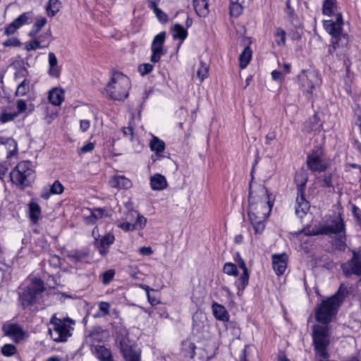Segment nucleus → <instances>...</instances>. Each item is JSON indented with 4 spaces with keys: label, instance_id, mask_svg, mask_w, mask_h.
Instances as JSON below:
<instances>
[{
    "label": "nucleus",
    "instance_id": "4",
    "mask_svg": "<svg viewBox=\"0 0 361 361\" xmlns=\"http://www.w3.org/2000/svg\"><path fill=\"white\" fill-rule=\"evenodd\" d=\"M11 180L23 188L28 186L35 179V171L29 161L18 163L10 173Z\"/></svg>",
    "mask_w": 361,
    "mask_h": 361
},
{
    "label": "nucleus",
    "instance_id": "55",
    "mask_svg": "<svg viewBox=\"0 0 361 361\" xmlns=\"http://www.w3.org/2000/svg\"><path fill=\"white\" fill-rule=\"evenodd\" d=\"M6 142V146L10 151V154L11 152H17V142L11 137H8V140L5 141Z\"/></svg>",
    "mask_w": 361,
    "mask_h": 361
},
{
    "label": "nucleus",
    "instance_id": "46",
    "mask_svg": "<svg viewBox=\"0 0 361 361\" xmlns=\"http://www.w3.org/2000/svg\"><path fill=\"white\" fill-rule=\"evenodd\" d=\"M18 116V113H10L4 111L1 114L0 116V121L2 123H5L6 122L13 121L15 118H16Z\"/></svg>",
    "mask_w": 361,
    "mask_h": 361
},
{
    "label": "nucleus",
    "instance_id": "13",
    "mask_svg": "<svg viewBox=\"0 0 361 361\" xmlns=\"http://www.w3.org/2000/svg\"><path fill=\"white\" fill-rule=\"evenodd\" d=\"M119 344L121 353L126 361H140V353L128 339L123 338L119 341Z\"/></svg>",
    "mask_w": 361,
    "mask_h": 361
},
{
    "label": "nucleus",
    "instance_id": "9",
    "mask_svg": "<svg viewBox=\"0 0 361 361\" xmlns=\"http://www.w3.org/2000/svg\"><path fill=\"white\" fill-rule=\"evenodd\" d=\"M298 79L304 91L307 93H312V90L321 83L318 73L314 71H302L298 75Z\"/></svg>",
    "mask_w": 361,
    "mask_h": 361
},
{
    "label": "nucleus",
    "instance_id": "18",
    "mask_svg": "<svg viewBox=\"0 0 361 361\" xmlns=\"http://www.w3.org/2000/svg\"><path fill=\"white\" fill-rule=\"evenodd\" d=\"M64 190L63 185L59 180H55L51 185L43 188L41 192V197L48 200L51 195H60Z\"/></svg>",
    "mask_w": 361,
    "mask_h": 361
},
{
    "label": "nucleus",
    "instance_id": "22",
    "mask_svg": "<svg viewBox=\"0 0 361 361\" xmlns=\"http://www.w3.org/2000/svg\"><path fill=\"white\" fill-rule=\"evenodd\" d=\"M48 99L52 104L59 106L64 100V92L61 88L54 87L49 92Z\"/></svg>",
    "mask_w": 361,
    "mask_h": 361
},
{
    "label": "nucleus",
    "instance_id": "43",
    "mask_svg": "<svg viewBox=\"0 0 361 361\" xmlns=\"http://www.w3.org/2000/svg\"><path fill=\"white\" fill-rule=\"evenodd\" d=\"M115 276V271L114 269H109L102 274V283L105 285L109 284Z\"/></svg>",
    "mask_w": 361,
    "mask_h": 361
},
{
    "label": "nucleus",
    "instance_id": "2",
    "mask_svg": "<svg viewBox=\"0 0 361 361\" xmlns=\"http://www.w3.org/2000/svg\"><path fill=\"white\" fill-rule=\"evenodd\" d=\"M75 322L69 318H58L52 315L49 321V333L52 340L57 343L66 342L72 336Z\"/></svg>",
    "mask_w": 361,
    "mask_h": 361
},
{
    "label": "nucleus",
    "instance_id": "33",
    "mask_svg": "<svg viewBox=\"0 0 361 361\" xmlns=\"http://www.w3.org/2000/svg\"><path fill=\"white\" fill-rule=\"evenodd\" d=\"M30 81L26 78H24L23 81H21L16 89V95L17 97H23L27 94V93L30 91Z\"/></svg>",
    "mask_w": 361,
    "mask_h": 361
},
{
    "label": "nucleus",
    "instance_id": "25",
    "mask_svg": "<svg viewBox=\"0 0 361 361\" xmlns=\"http://www.w3.org/2000/svg\"><path fill=\"white\" fill-rule=\"evenodd\" d=\"M322 128L320 120L315 114L304 123L303 130L307 132L319 131Z\"/></svg>",
    "mask_w": 361,
    "mask_h": 361
},
{
    "label": "nucleus",
    "instance_id": "60",
    "mask_svg": "<svg viewBox=\"0 0 361 361\" xmlns=\"http://www.w3.org/2000/svg\"><path fill=\"white\" fill-rule=\"evenodd\" d=\"M323 185L325 187H333L331 174L325 175L323 179Z\"/></svg>",
    "mask_w": 361,
    "mask_h": 361
},
{
    "label": "nucleus",
    "instance_id": "64",
    "mask_svg": "<svg viewBox=\"0 0 361 361\" xmlns=\"http://www.w3.org/2000/svg\"><path fill=\"white\" fill-rule=\"evenodd\" d=\"M139 252L142 255L149 256L153 253V251L150 247H142L139 249Z\"/></svg>",
    "mask_w": 361,
    "mask_h": 361
},
{
    "label": "nucleus",
    "instance_id": "29",
    "mask_svg": "<svg viewBox=\"0 0 361 361\" xmlns=\"http://www.w3.org/2000/svg\"><path fill=\"white\" fill-rule=\"evenodd\" d=\"M172 35L175 39L184 40L188 36L187 30L180 24L176 23L173 25L172 30Z\"/></svg>",
    "mask_w": 361,
    "mask_h": 361
},
{
    "label": "nucleus",
    "instance_id": "47",
    "mask_svg": "<svg viewBox=\"0 0 361 361\" xmlns=\"http://www.w3.org/2000/svg\"><path fill=\"white\" fill-rule=\"evenodd\" d=\"M30 18V13H23L20 15L16 19L13 20V22L19 27H22L23 25L27 23V21Z\"/></svg>",
    "mask_w": 361,
    "mask_h": 361
},
{
    "label": "nucleus",
    "instance_id": "48",
    "mask_svg": "<svg viewBox=\"0 0 361 361\" xmlns=\"http://www.w3.org/2000/svg\"><path fill=\"white\" fill-rule=\"evenodd\" d=\"M285 12L287 15L288 20L290 22V23L296 27L298 26V17L294 13V10L293 8L289 9H285Z\"/></svg>",
    "mask_w": 361,
    "mask_h": 361
},
{
    "label": "nucleus",
    "instance_id": "26",
    "mask_svg": "<svg viewBox=\"0 0 361 361\" xmlns=\"http://www.w3.org/2000/svg\"><path fill=\"white\" fill-rule=\"evenodd\" d=\"M193 6L200 17H206L209 14L208 0H193Z\"/></svg>",
    "mask_w": 361,
    "mask_h": 361
},
{
    "label": "nucleus",
    "instance_id": "62",
    "mask_svg": "<svg viewBox=\"0 0 361 361\" xmlns=\"http://www.w3.org/2000/svg\"><path fill=\"white\" fill-rule=\"evenodd\" d=\"M122 131L125 135H130V141H133L134 133L132 127H124L123 128Z\"/></svg>",
    "mask_w": 361,
    "mask_h": 361
},
{
    "label": "nucleus",
    "instance_id": "31",
    "mask_svg": "<svg viewBox=\"0 0 361 361\" xmlns=\"http://www.w3.org/2000/svg\"><path fill=\"white\" fill-rule=\"evenodd\" d=\"M30 218L33 223H36L41 214V209L39 204L36 202H31L29 204Z\"/></svg>",
    "mask_w": 361,
    "mask_h": 361
},
{
    "label": "nucleus",
    "instance_id": "36",
    "mask_svg": "<svg viewBox=\"0 0 361 361\" xmlns=\"http://www.w3.org/2000/svg\"><path fill=\"white\" fill-rule=\"evenodd\" d=\"M46 23L47 19L45 18H40L37 19L34 24L32 30L30 32L29 35L32 37H35Z\"/></svg>",
    "mask_w": 361,
    "mask_h": 361
},
{
    "label": "nucleus",
    "instance_id": "27",
    "mask_svg": "<svg viewBox=\"0 0 361 361\" xmlns=\"http://www.w3.org/2000/svg\"><path fill=\"white\" fill-rule=\"evenodd\" d=\"M57 63L58 60L56 55L54 53L50 52L49 54V74L51 77L58 78L60 75V68H59Z\"/></svg>",
    "mask_w": 361,
    "mask_h": 361
},
{
    "label": "nucleus",
    "instance_id": "40",
    "mask_svg": "<svg viewBox=\"0 0 361 361\" xmlns=\"http://www.w3.org/2000/svg\"><path fill=\"white\" fill-rule=\"evenodd\" d=\"M150 7L154 8V11L159 21L165 23L168 20L167 16L159 8H157L156 4L153 1L150 2Z\"/></svg>",
    "mask_w": 361,
    "mask_h": 361
},
{
    "label": "nucleus",
    "instance_id": "44",
    "mask_svg": "<svg viewBox=\"0 0 361 361\" xmlns=\"http://www.w3.org/2000/svg\"><path fill=\"white\" fill-rule=\"evenodd\" d=\"M243 8L238 3H231L230 6V13L232 16L238 17L243 12Z\"/></svg>",
    "mask_w": 361,
    "mask_h": 361
},
{
    "label": "nucleus",
    "instance_id": "14",
    "mask_svg": "<svg viewBox=\"0 0 361 361\" xmlns=\"http://www.w3.org/2000/svg\"><path fill=\"white\" fill-rule=\"evenodd\" d=\"M3 330L5 335L10 336L16 343H18L23 340L25 336V332L18 324H5L3 326Z\"/></svg>",
    "mask_w": 361,
    "mask_h": 361
},
{
    "label": "nucleus",
    "instance_id": "58",
    "mask_svg": "<svg viewBox=\"0 0 361 361\" xmlns=\"http://www.w3.org/2000/svg\"><path fill=\"white\" fill-rule=\"evenodd\" d=\"M94 145L93 142H88L80 149L79 153L85 154L93 150Z\"/></svg>",
    "mask_w": 361,
    "mask_h": 361
},
{
    "label": "nucleus",
    "instance_id": "7",
    "mask_svg": "<svg viewBox=\"0 0 361 361\" xmlns=\"http://www.w3.org/2000/svg\"><path fill=\"white\" fill-rule=\"evenodd\" d=\"M324 27L326 32L332 36L331 43L338 44V41L345 38V35L343 33V17L341 13L336 14V20H324Z\"/></svg>",
    "mask_w": 361,
    "mask_h": 361
},
{
    "label": "nucleus",
    "instance_id": "20",
    "mask_svg": "<svg viewBox=\"0 0 361 361\" xmlns=\"http://www.w3.org/2000/svg\"><path fill=\"white\" fill-rule=\"evenodd\" d=\"M115 237L112 233H107L103 236L99 242L97 243L99 252L102 255H105L109 252V247L114 243Z\"/></svg>",
    "mask_w": 361,
    "mask_h": 361
},
{
    "label": "nucleus",
    "instance_id": "12",
    "mask_svg": "<svg viewBox=\"0 0 361 361\" xmlns=\"http://www.w3.org/2000/svg\"><path fill=\"white\" fill-rule=\"evenodd\" d=\"M166 34L162 32L155 36L152 44L151 61L153 63L159 62L162 55L164 54L163 45L165 41Z\"/></svg>",
    "mask_w": 361,
    "mask_h": 361
},
{
    "label": "nucleus",
    "instance_id": "16",
    "mask_svg": "<svg viewBox=\"0 0 361 361\" xmlns=\"http://www.w3.org/2000/svg\"><path fill=\"white\" fill-rule=\"evenodd\" d=\"M107 337V332L100 327L94 328L87 336V342L90 343L91 350L92 349V345H97V343H99L105 341Z\"/></svg>",
    "mask_w": 361,
    "mask_h": 361
},
{
    "label": "nucleus",
    "instance_id": "11",
    "mask_svg": "<svg viewBox=\"0 0 361 361\" xmlns=\"http://www.w3.org/2000/svg\"><path fill=\"white\" fill-rule=\"evenodd\" d=\"M342 269L345 276L361 275V250L353 251L350 260L342 264Z\"/></svg>",
    "mask_w": 361,
    "mask_h": 361
},
{
    "label": "nucleus",
    "instance_id": "56",
    "mask_svg": "<svg viewBox=\"0 0 361 361\" xmlns=\"http://www.w3.org/2000/svg\"><path fill=\"white\" fill-rule=\"evenodd\" d=\"M20 27L13 21L5 29L4 33L6 35L14 34Z\"/></svg>",
    "mask_w": 361,
    "mask_h": 361
},
{
    "label": "nucleus",
    "instance_id": "41",
    "mask_svg": "<svg viewBox=\"0 0 361 361\" xmlns=\"http://www.w3.org/2000/svg\"><path fill=\"white\" fill-rule=\"evenodd\" d=\"M116 225L125 231H130L135 230V225L133 222L123 220H117L116 221Z\"/></svg>",
    "mask_w": 361,
    "mask_h": 361
},
{
    "label": "nucleus",
    "instance_id": "34",
    "mask_svg": "<svg viewBox=\"0 0 361 361\" xmlns=\"http://www.w3.org/2000/svg\"><path fill=\"white\" fill-rule=\"evenodd\" d=\"M61 2L59 0H49L47 6V12L49 16H54L61 8Z\"/></svg>",
    "mask_w": 361,
    "mask_h": 361
},
{
    "label": "nucleus",
    "instance_id": "57",
    "mask_svg": "<svg viewBox=\"0 0 361 361\" xmlns=\"http://www.w3.org/2000/svg\"><path fill=\"white\" fill-rule=\"evenodd\" d=\"M136 213L137 212L135 211H128L124 214L123 220L126 221V222H135L136 219Z\"/></svg>",
    "mask_w": 361,
    "mask_h": 361
},
{
    "label": "nucleus",
    "instance_id": "1",
    "mask_svg": "<svg viewBox=\"0 0 361 361\" xmlns=\"http://www.w3.org/2000/svg\"><path fill=\"white\" fill-rule=\"evenodd\" d=\"M248 216L255 234H262L266 226L267 219L271 211L272 203L268 190L260 187L255 195L249 193Z\"/></svg>",
    "mask_w": 361,
    "mask_h": 361
},
{
    "label": "nucleus",
    "instance_id": "63",
    "mask_svg": "<svg viewBox=\"0 0 361 361\" xmlns=\"http://www.w3.org/2000/svg\"><path fill=\"white\" fill-rule=\"evenodd\" d=\"M90 126V123L89 120L84 119L81 120L80 123V127L82 132H86Z\"/></svg>",
    "mask_w": 361,
    "mask_h": 361
},
{
    "label": "nucleus",
    "instance_id": "61",
    "mask_svg": "<svg viewBox=\"0 0 361 361\" xmlns=\"http://www.w3.org/2000/svg\"><path fill=\"white\" fill-rule=\"evenodd\" d=\"M354 131L357 133V134H358L356 136L355 142L357 144V147H358L359 150L361 151V125L360 124L359 128H355L354 129Z\"/></svg>",
    "mask_w": 361,
    "mask_h": 361
},
{
    "label": "nucleus",
    "instance_id": "5",
    "mask_svg": "<svg viewBox=\"0 0 361 361\" xmlns=\"http://www.w3.org/2000/svg\"><path fill=\"white\" fill-rule=\"evenodd\" d=\"M306 235H331L345 233V224L341 214L335 217L331 224L321 226L310 230L305 228L302 231Z\"/></svg>",
    "mask_w": 361,
    "mask_h": 361
},
{
    "label": "nucleus",
    "instance_id": "28",
    "mask_svg": "<svg viewBox=\"0 0 361 361\" xmlns=\"http://www.w3.org/2000/svg\"><path fill=\"white\" fill-rule=\"evenodd\" d=\"M337 10L336 0H324L322 13L324 15L331 16L335 14Z\"/></svg>",
    "mask_w": 361,
    "mask_h": 361
},
{
    "label": "nucleus",
    "instance_id": "19",
    "mask_svg": "<svg viewBox=\"0 0 361 361\" xmlns=\"http://www.w3.org/2000/svg\"><path fill=\"white\" fill-rule=\"evenodd\" d=\"M191 348L192 349L191 357L193 358L194 361H208L214 355L212 350L209 351L201 347L192 346Z\"/></svg>",
    "mask_w": 361,
    "mask_h": 361
},
{
    "label": "nucleus",
    "instance_id": "38",
    "mask_svg": "<svg viewBox=\"0 0 361 361\" xmlns=\"http://www.w3.org/2000/svg\"><path fill=\"white\" fill-rule=\"evenodd\" d=\"M34 37L40 43V46H42V49L47 47L51 42V34L49 31L43 32L39 37L36 35Z\"/></svg>",
    "mask_w": 361,
    "mask_h": 361
},
{
    "label": "nucleus",
    "instance_id": "37",
    "mask_svg": "<svg viewBox=\"0 0 361 361\" xmlns=\"http://www.w3.org/2000/svg\"><path fill=\"white\" fill-rule=\"evenodd\" d=\"M274 37L278 46L282 47L286 44V32L281 27L276 28Z\"/></svg>",
    "mask_w": 361,
    "mask_h": 361
},
{
    "label": "nucleus",
    "instance_id": "49",
    "mask_svg": "<svg viewBox=\"0 0 361 361\" xmlns=\"http://www.w3.org/2000/svg\"><path fill=\"white\" fill-rule=\"evenodd\" d=\"M147 220L143 216H140L136 213L135 221L133 222L135 225V230L137 228H142L146 224Z\"/></svg>",
    "mask_w": 361,
    "mask_h": 361
},
{
    "label": "nucleus",
    "instance_id": "3",
    "mask_svg": "<svg viewBox=\"0 0 361 361\" xmlns=\"http://www.w3.org/2000/svg\"><path fill=\"white\" fill-rule=\"evenodd\" d=\"M130 88V79L122 73L116 72L106 86L105 92L110 99L123 101L128 97Z\"/></svg>",
    "mask_w": 361,
    "mask_h": 361
},
{
    "label": "nucleus",
    "instance_id": "45",
    "mask_svg": "<svg viewBox=\"0 0 361 361\" xmlns=\"http://www.w3.org/2000/svg\"><path fill=\"white\" fill-rule=\"evenodd\" d=\"M1 353L5 356H12L16 353V348L12 344H6L1 348Z\"/></svg>",
    "mask_w": 361,
    "mask_h": 361
},
{
    "label": "nucleus",
    "instance_id": "6",
    "mask_svg": "<svg viewBox=\"0 0 361 361\" xmlns=\"http://www.w3.org/2000/svg\"><path fill=\"white\" fill-rule=\"evenodd\" d=\"M44 290L43 281L40 279H35L32 284L20 295L22 306L25 308L35 304Z\"/></svg>",
    "mask_w": 361,
    "mask_h": 361
},
{
    "label": "nucleus",
    "instance_id": "32",
    "mask_svg": "<svg viewBox=\"0 0 361 361\" xmlns=\"http://www.w3.org/2000/svg\"><path fill=\"white\" fill-rule=\"evenodd\" d=\"M249 276L248 271H243L240 277L235 281V286L237 287L238 292L243 291L247 286L249 281Z\"/></svg>",
    "mask_w": 361,
    "mask_h": 361
},
{
    "label": "nucleus",
    "instance_id": "53",
    "mask_svg": "<svg viewBox=\"0 0 361 361\" xmlns=\"http://www.w3.org/2000/svg\"><path fill=\"white\" fill-rule=\"evenodd\" d=\"M153 70V65L150 63L140 64L138 67V71L142 75H147L152 72Z\"/></svg>",
    "mask_w": 361,
    "mask_h": 361
},
{
    "label": "nucleus",
    "instance_id": "54",
    "mask_svg": "<svg viewBox=\"0 0 361 361\" xmlns=\"http://www.w3.org/2000/svg\"><path fill=\"white\" fill-rule=\"evenodd\" d=\"M99 311H101L104 316L109 314L110 304L107 302H100L98 305Z\"/></svg>",
    "mask_w": 361,
    "mask_h": 361
},
{
    "label": "nucleus",
    "instance_id": "8",
    "mask_svg": "<svg viewBox=\"0 0 361 361\" xmlns=\"http://www.w3.org/2000/svg\"><path fill=\"white\" fill-rule=\"evenodd\" d=\"M307 178L305 176L300 183L297 184L298 196L296 198L295 214L302 218L309 211L310 204L306 200L304 194Z\"/></svg>",
    "mask_w": 361,
    "mask_h": 361
},
{
    "label": "nucleus",
    "instance_id": "10",
    "mask_svg": "<svg viewBox=\"0 0 361 361\" xmlns=\"http://www.w3.org/2000/svg\"><path fill=\"white\" fill-rule=\"evenodd\" d=\"M307 165L312 171L322 172L326 169L327 164L324 161V154L321 149L313 151L307 156Z\"/></svg>",
    "mask_w": 361,
    "mask_h": 361
},
{
    "label": "nucleus",
    "instance_id": "42",
    "mask_svg": "<svg viewBox=\"0 0 361 361\" xmlns=\"http://www.w3.org/2000/svg\"><path fill=\"white\" fill-rule=\"evenodd\" d=\"M223 271L225 274L231 276L238 275V269L235 264L231 262H227L224 264Z\"/></svg>",
    "mask_w": 361,
    "mask_h": 361
},
{
    "label": "nucleus",
    "instance_id": "50",
    "mask_svg": "<svg viewBox=\"0 0 361 361\" xmlns=\"http://www.w3.org/2000/svg\"><path fill=\"white\" fill-rule=\"evenodd\" d=\"M20 45H21V42L16 37L9 38L3 42V46L4 47H20Z\"/></svg>",
    "mask_w": 361,
    "mask_h": 361
},
{
    "label": "nucleus",
    "instance_id": "24",
    "mask_svg": "<svg viewBox=\"0 0 361 361\" xmlns=\"http://www.w3.org/2000/svg\"><path fill=\"white\" fill-rule=\"evenodd\" d=\"M212 312L214 317L221 322H227L229 319V314L224 306L217 302L212 305Z\"/></svg>",
    "mask_w": 361,
    "mask_h": 361
},
{
    "label": "nucleus",
    "instance_id": "23",
    "mask_svg": "<svg viewBox=\"0 0 361 361\" xmlns=\"http://www.w3.org/2000/svg\"><path fill=\"white\" fill-rule=\"evenodd\" d=\"M150 185L154 190H162L167 187L168 184L165 176L156 173L150 178Z\"/></svg>",
    "mask_w": 361,
    "mask_h": 361
},
{
    "label": "nucleus",
    "instance_id": "17",
    "mask_svg": "<svg viewBox=\"0 0 361 361\" xmlns=\"http://www.w3.org/2000/svg\"><path fill=\"white\" fill-rule=\"evenodd\" d=\"M91 350L99 361H114L111 350L103 345H92Z\"/></svg>",
    "mask_w": 361,
    "mask_h": 361
},
{
    "label": "nucleus",
    "instance_id": "35",
    "mask_svg": "<svg viewBox=\"0 0 361 361\" xmlns=\"http://www.w3.org/2000/svg\"><path fill=\"white\" fill-rule=\"evenodd\" d=\"M150 148L152 151L156 152L157 153L161 152L165 149L164 142L159 140L157 137H153L152 140L150 142Z\"/></svg>",
    "mask_w": 361,
    "mask_h": 361
},
{
    "label": "nucleus",
    "instance_id": "59",
    "mask_svg": "<svg viewBox=\"0 0 361 361\" xmlns=\"http://www.w3.org/2000/svg\"><path fill=\"white\" fill-rule=\"evenodd\" d=\"M17 108H18V111H16V113H18V115H19L20 113H23L26 110V109H27L26 102L24 100L19 99L17 102Z\"/></svg>",
    "mask_w": 361,
    "mask_h": 361
},
{
    "label": "nucleus",
    "instance_id": "51",
    "mask_svg": "<svg viewBox=\"0 0 361 361\" xmlns=\"http://www.w3.org/2000/svg\"><path fill=\"white\" fill-rule=\"evenodd\" d=\"M25 48L27 51H33L37 49H42V46H40V43H39L38 41L35 38L31 41L26 42Z\"/></svg>",
    "mask_w": 361,
    "mask_h": 361
},
{
    "label": "nucleus",
    "instance_id": "39",
    "mask_svg": "<svg viewBox=\"0 0 361 361\" xmlns=\"http://www.w3.org/2000/svg\"><path fill=\"white\" fill-rule=\"evenodd\" d=\"M200 66L197 72V75L200 80V82H202L206 78H207L209 68L202 61L200 62Z\"/></svg>",
    "mask_w": 361,
    "mask_h": 361
},
{
    "label": "nucleus",
    "instance_id": "52",
    "mask_svg": "<svg viewBox=\"0 0 361 361\" xmlns=\"http://www.w3.org/2000/svg\"><path fill=\"white\" fill-rule=\"evenodd\" d=\"M92 214L96 218V219H102L108 216L107 211L102 208H95L92 211Z\"/></svg>",
    "mask_w": 361,
    "mask_h": 361
},
{
    "label": "nucleus",
    "instance_id": "21",
    "mask_svg": "<svg viewBox=\"0 0 361 361\" xmlns=\"http://www.w3.org/2000/svg\"><path fill=\"white\" fill-rule=\"evenodd\" d=\"M111 187L118 189H128L132 186V182L124 176H114L109 181Z\"/></svg>",
    "mask_w": 361,
    "mask_h": 361
},
{
    "label": "nucleus",
    "instance_id": "15",
    "mask_svg": "<svg viewBox=\"0 0 361 361\" xmlns=\"http://www.w3.org/2000/svg\"><path fill=\"white\" fill-rule=\"evenodd\" d=\"M288 256L285 253L272 255L273 269L278 276L283 275L287 268Z\"/></svg>",
    "mask_w": 361,
    "mask_h": 361
},
{
    "label": "nucleus",
    "instance_id": "30",
    "mask_svg": "<svg viewBox=\"0 0 361 361\" xmlns=\"http://www.w3.org/2000/svg\"><path fill=\"white\" fill-rule=\"evenodd\" d=\"M252 57V51L249 47L244 49L239 57L240 67L243 69L247 67Z\"/></svg>",
    "mask_w": 361,
    "mask_h": 361
}]
</instances>
